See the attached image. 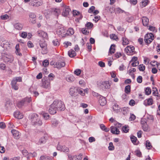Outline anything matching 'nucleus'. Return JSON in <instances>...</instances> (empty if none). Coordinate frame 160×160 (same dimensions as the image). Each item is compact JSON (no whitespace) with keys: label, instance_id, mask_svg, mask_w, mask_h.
I'll return each mask as SVG.
<instances>
[{"label":"nucleus","instance_id":"52","mask_svg":"<svg viewBox=\"0 0 160 160\" xmlns=\"http://www.w3.org/2000/svg\"><path fill=\"white\" fill-rule=\"evenodd\" d=\"M64 46L65 48H67L68 46H70L72 45V43L69 42H66L63 43Z\"/></svg>","mask_w":160,"mask_h":160},{"label":"nucleus","instance_id":"19","mask_svg":"<svg viewBox=\"0 0 160 160\" xmlns=\"http://www.w3.org/2000/svg\"><path fill=\"white\" fill-rule=\"evenodd\" d=\"M77 91L78 89L74 87H71L69 90V93L71 96H73L77 93Z\"/></svg>","mask_w":160,"mask_h":160},{"label":"nucleus","instance_id":"22","mask_svg":"<svg viewBox=\"0 0 160 160\" xmlns=\"http://www.w3.org/2000/svg\"><path fill=\"white\" fill-rule=\"evenodd\" d=\"M14 115L15 117L18 119H21L23 118V114L19 111L15 112Z\"/></svg>","mask_w":160,"mask_h":160},{"label":"nucleus","instance_id":"20","mask_svg":"<svg viewBox=\"0 0 160 160\" xmlns=\"http://www.w3.org/2000/svg\"><path fill=\"white\" fill-rule=\"evenodd\" d=\"M1 45L2 47L6 49L10 48V44L8 42L4 41L2 42V43H1Z\"/></svg>","mask_w":160,"mask_h":160},{"label":"nucleus","instance_id":"21","mask_svg":"<svg viewBox=\"0 0 160 160\" xmlns=\"http://www.w3.org/2000/svg\"><path fill=\"white\" fill-rule=\"evenodd\" d=\"M14 28L18 30H21L23 27V25L22 24L18 22L14 24L13 25Z\"/></svg>","mask_w":160,"mask_h":160},{"label":"nucleus","instance_id":"17","mask_svg":"<svg viewBox=\"0 0 160 160\" xmlns=\"http://www.w3.org/2000/svg\"><path fill=\"white\" fill-rule=\"evenodd\" d=\"M143 103L146 106H150L153 104V100L152 98H149L144 100Z\"/></svg>","mask_w":160,"mask_h":160},{"label":"nucleus","instance_id":"26","mask_svg":"<svg viewBox=\"0 0 160 160\" xmlns=\"http://www.w3.org/2000/svg\"><path fill=\"white\" fill-rule=\"evenodd\" d=\"M142 22L143 25L145 26H147L148 24L149 19L146 17H143L142 18Z\"/></svg>","mask_w":160,"mask_h":160},{"label":"nucleus","instance_id":"37","mask_svg":"<svg viewBox=\"0 0 160 160\" xmlns=\"http://www.w3.org/2000/svg\"><path fill=\"white\" fill-rule=\"evenodd\" d=\"M36 16L34 13H31V18H32V22L33 23H34L36 22Z\"/></svg>","mask_w":160,"mask_h":160},{"label":"nucleus","instance_id":"27","mask_svg":"<svg viewBox=\"0 0 160 160\" xmlns=\"http://www.w3.org/2000/svg\"><path fill=\"white\" fill-rule=\"evenodd\" d=\"M115 45L112 44V45L109 48V55L113 54L115 52Z\"/></svg>","mask_w":160,"mask_h":160},{"label":"nucleus","instance_id":"49","mask_svg":"<svg viewBox=\"0 0 160 160\" xmlns=\"http://www.w3.org/2000/svg\"><path fill=\"white\" fill-rule=\"evenodd\" d=\"M52 125L54 126H56L58 123V122L57 120L53 119L52 120Z\"/></svg>","mask_w":160,"mask_h":160},{"label":"nucleus","instance_id":"62","mask_svg":"<svg viewBox=\"0 0 160 160\" xmlns=\"http://www.w3.org/2000/svg\"><path fill=\"white\" fill-rule=\"evenodd\" d=\"M82 33L84 34H88L89 33V32L86 28H83L82 30Z\"/></svg>","mask_w":160,"mask_h":160},{"label":"nucleus","instance_id":"31","mask_svg":"<svg viewBox=\"0 0 160 160\" xmlns=\"http://www.w3.org/2000/svg\"><path fill=\"white\" fill-rule=\"evenodd\" d=\"M112 108L113 111L116 113H118L120 110V108L118 105L115 104L112 106Z\"/></svg>","mask_w":160,"mask_h":160},{"label":"nucleus","instance_id":"44","mask_svg":"<svg viewBox=\"0 0 160 160\" xmlns=\"http://www.w3.org/2000/svg\"><path fill=\"white\" fill-rule=\"evenodd\" d=\"M37 59V57L35 56H33L32 57V62H31V64L32 63H33L35 66H36L37 65V62L36 60Z\"/></svg>","mask_w":160,"mask_h":160},{"label":"nucleus","instance_id":"39","mask_svg":"<svg viewBox=\"0 0 160 160\" xmlns=\"http://www.w3.org/2000/svg\"><path fill=\"white\" fill-rule=\"evenodd\" d=\"M40 114L42 115L43 118L45 119H48L49 118V115L47 113L42 112Z\"/></svg>","mask_w":160,"mask_h":160},{"label":"nucleus","instance_id":"10","mask_svg":"<svg viewBox=\"0 0 160 160\" xmlns=\"http://www.w3.org/2000/svg\"><path fill=\"white\" fill-rule=\"evenodd\" d=\"M39 45L42 49V53L43 54H45L47 52V45L44 41H40L39 42Z\"/></svg>","mask_w":160,"mask_h":160},{"label":"nucleus","instance_id":"63","mask_svg":"<svg viewBox=\"0 0 160 160\" xmlns=\"http://www.w3.org/2000/svg\"><path fill=\"white\" fill-rule=\"evenodd\" d=\"M9 18V16L7 14H5L2 15L1 16V18L2 20H6L8 19Z\"/></svg>","mask_w":160,"mask_h":160},{"label":"nucleus","instance_id":"3","mask_svg":"<svg viewBox=\"0 0 160 160\" xmlns=\"http://www.w3.org/2000/svg\"><path fill=\"white\" fill-rule=\"evenodd\" d=\"M41 86L47 90H49L51 88V80L48 78H43L42 79Z\"/></svg>","mask_w":160,"mask_h":160},{"label":"nucleus","instance_id":"53","mask_svg":"<svg viewBox=\"0 0 160 160\" xmlns=\"http://www.w3.org/2000/svg\"><path fill=\"white\" fill-rule=\"evenodd\" d=\"M128 109L127 108L124 107L122 108V112L123 114H126L128 112Z\"/></svg>","mask_w":160,"mask_h":160},{"label":"nucleus","instance_id":"56","mask_svg":"<svg viewBox=\"0 0 160 160\" xmlns=\"http://www.w3.org/2000/svg\"><path fill=\"white\" fill-rule=\"evenodd\" d=\"M129 129L128 126H125L123 127L122 130L125 133H127L128 132Z\"/></svg>","mask_w":160,"mask_h":160},{"label":"nucleus","instance_id":"59","mask_svg":"<svg viewBox=\"0 0 160 160\" xmlns=\"http://www.w3.org/2000/svg\"><path fill=\"white\" fill-rule=\"evenodd\" d=\"M61 151L64 152H69V149L65 146H63Z\"/></svg>","mask_w":160,"mask_h":160},{"label":"nucleus","instance_id":"9","mask_svg":"<svg viewBox=\"0 0 160 160\" xmlns=\"http://www.w3.org/2000/svg\"><path fill=\"white\" fill-rule=\"evenodd\" d=\"M65 65V63L64 61L59 60L54 64V67L58 69H60Z\"/></svg>","mask_w":160,"mask_h":160},{"label":"nucleus","instance_id":"45","mask_svg":"<svg viewBox=\"0 0 160 160\" xmlns=\"http://www.w3.org/2000/svg\"><path fill=\"white\" fill-rule=\"evenodd\" d=\"M148 29L151 31L153 32H156L157 31V29L154 27L150 26H149Z\"/></svg>","mask_w":160,"mask_h":160},{"label":"nucleus","instance_id":"64","mask_svg":"<svg viewBox=\"0 0 160 160\" xmlns=\"http://www.w3.org/2000/svg\"><path fill=\"white\" fill-rule=\"evenodd\" d=\"M137 82L138 83H141L142 82V77L141 76H138L137 79Z\"/></svg>","mask_w":160,"mask_h":160},{"label":"nucleus","instance_id":"11","mask_svg":"<svg viewBox=\"0 0 160 160\" xmlns=\"http://www.w3.org/2000/svg\"><path fill=\"white\" fill-rule=\"evenodd\" d=\"M48 136L47 135H45L44 136L42 137L39 139L37 142V144L38 145L45 144L48 140Z\"/></svg>","mask_w":160,"mask_h":160},{"label":"nucleus","instance_id":"57","mask_svg":"<svg viewBox=\"0 0 160 160\" xmlns=\"http://www.w3.org/2000/svg\"><path fill=\"white\" fill-rule=\"evenodd\" d=\"M53 13L57 16H58L60 13V10L59 9H56L53 10Z\"/></svg>","mask_w":160,"mask_h":160},{"label":"nucleus","instance_id":"30","mask_svg":"<svg viewBox=\"0 0 160 160\" xmlns=\"http://www.w3.org/2000/svg\"><path fill=\"white\" fill-rule=\"evenodd\" d=\"M74 33V30L72 28H69L66 33V35H73Z\"/></svg>","mask_w":160,"mask_h":160},{"label":"nucleus","instance_id":"51","mask_svg":"<svg viewBox=\"0 0 160 160\" xmlns=\"http://www.w3.org/2000/svg\"><path fill=\"white\" fill-rule=\"evenodd\" d=\"M77 92H78V93L81 94L82 96H84L85 95V93L84 92V90L82 89H78Z\"/></svg>","mask_w":160,"mask_h":160},{"label":"nucleus","instance_id":"32","mask_svg":"<svg viewBox=\"0 0 160 160\" xmlns=\"http://www.w3.org/2000/svg\"><path fill=\"white\" fill-rule=\"evenodd\" d=\"M32 3L31 5L33 6L38 7L42 4V3L41 2L38 1L37 0H35Z\"/></svg>","mask_w":160,"mask_h":160},{"label":"nucleus","instance_id":"50","mask_svg":"<svg viewBox=\"0 0 160 160\" xmlns=\"http://www.w3.org/2000/svg\"><path fill=\"white\" fill-rule=\"evenodd\" d=\"M110 37L111 39L113 40H114L116 41H118V37L115 34H112L110 36Z\"/></svg>","mask_w":160,"mask_h":160},{"label":"nucleus","instance_id":"4","mask_svg":"<svg viewBox=\"0 0 160 160\" xmlns=\"http://www.w3.org/2000/svg\"><path fill=\"white\" fill-rule=\"evenodd\" d=\"M112 83L109 81H105L101 82L98 85L101 88L103 91L107 89L110 88Z\"/></svg>","mask_w":160,"mask_h":160},{"label":"nucleus","instance_id":"47","mask_svg":"<svg viewBox=\"0 0 160 160\" xmlns=\"http://www.w3.org/2000/svg\"><path fill=\"white\" fill-rule=\"evenodd\" d=\"M81 72V70L79 69H76L74 72V74L77 76H79V75H80Z\"/></svg>","mask_w":160,"mask_h":160},{"label":"nucleus","instance_id":"12","mask_svg":"<svg viewBox=\"0 0 160 160\" xmlns=\"http://www.w3.org/2000/svg\"><path fill=\"white\" fill-rule=\"evenodd\" d=\"M30 102V98H26L22 99L17 104L18 107L21 108L24 104L27 102Z\"/></svg>","mask_w":160,"mask_h":160},{"label":"nucleus","instance_id":"2","mask_svg":"<svg viewBox=\"0 0 160 160\" xmlns=\"http://www.w3.org/2000/svg\"><path fill=\"white\" fill-rule=\"evenodd\" d=\"M52 104L58 111H63L65 109L63 102L61 100H55Z\"/></svg>","mask_w":160,"mask_h":160},{"label":"nucleus","instance_id":"24","mask_svg":"<svg viewBox=\"0 0 160 160\" xmlns=\"http://www.w3.org/2000/svg\"><path fill=\"white\" fill-rule=\"evenodd\" d=\"M122 45L123 46H125L128 44L129 43V40L125 37H122Z\"/></svg>","mask_w":160,"mask_h":160},{"label":"nucleus","instance_id":"25","mask_svg":"<svg viewBox=\"0 0 160 160\" xmlns=\"http://www.w3.org/2000/svg\"><path fill=\"white\" fill-rule=\"evenodd\" d=\"M75 79V77L72 75H68L66 77V80L69 82H72L74 81Z\"/></svg>","mask_w":160,"mask_h":160},{"label":"nucleus","instance_id":"61","mask_svg":"<svg viewBox=\"0 0 160 160\" xmlns=\"http://www.w3.org/2000/svg\"><path fill=\"white\" fill-rule=\"evenodd\" d=\"M100 16L98 15L95 16L94 18L93 19V20L95 22H97L100 19Z\"/></svg>","mask_w":160,"mask_h":160},{"label":"nucleus","instance_id":"5","mask_svg":"<svg viewBox=\"0 0 160 160\" xmlns=\"http://www.w3.org/2000/svg\"><path fill=\"white\" fill-rule=\"evenodd\" d=\"M22 81V79L21 77H17L14 78L11 82V84L12 88L15 90H18V87L17 82H21Z\"/></svg>","mask_w":160,"mask_h":160},{"label":"nucleus","instance_id":"34","mask_svg":"<svg viewBox=\"0 0 160 160\" xmlns=\"http://www.w3.org/2000/svg\"><path fill=\"white\" fill-rule=\"evenodd\" d=\"M100 127L102 130L106 132H108L109 130V128H106L103 124H101L100 125Z\"/></svg>","mask_w":160,"mask_h":160},{"label":"nucleus","instance_id":"43","mask_svg":"<svg viewBox=\"0 0 160 160\" xmlns=\"http://www.w3.org/2000/svg\"><path fill=\"white\" fill-rule=\"evenodd\" d=\"M146 145L148 149H149L152 147V146L149 141L148 140L146 141Z\"/></svg>","mask_w":160,"mask_h":160},{"label":"nucleus","instance_id":"1","mask_svg":"<svg viewBox=\"0 0 160 160\" xmlns=\"http://www.w3.org/2000/svg\"><path fill=\"white\" fill-rule=\"evenodd\" d=\"M31 121L32 125L39 126L41 125L42 122L39 116L36 113L32 114L31 117Z\"/></svg>","mask_w":160,"mask_h":160},{"label":"nucleus","instance_id":"40","mask_svg":"<svg viewBox=\"0 0 160 160\" xmlns=\"http://www.w3.org/2000/svg\"><path fill=\"white\" fill-rule=\"evenodd\" d=\"M93 24L91 22H88L85 25L87 29H90L93 27Z\"/></svg>","mask_w":160,"mask_h":160},{"label":"nucleus","instance_id":"7","mask_svg":"<svg viewBox=\"0 0 160 160\" xmlns=\"http://www.w3.org/2000/svg\"><path fill=\"white\" fill-rule=\"evenodd\" d=\"M154 35L151 33H147L144 37V41L148 44L150 43L154 39Z\"/></svg>","mask_w":160,"mask_h":160},{"label":"nucleus","instance_id":"28","mask_svg":"<svg viewBox=\"0 0 160 160\" xmlns=\"http://www.w3.org/2000/svg\"><path fill=\"white\" fill-rule=\"evenodd\" d=\"M16 48V53L17 55H18L19 56H21L22 54L20 52V49L19 48V44H17L15 47Z\"/></svg>","mask_w":160,"mask_h":160},{"label":"nucleus","instance_id":"42","mask_svg":"<svg viewBox=\"0 0 160 160\" xmlns=\"http://www.w3.org/2000/svg\"><path fill=\"white\" fill-rule=\"evenodd\" d=\"M53 44L54 46H58L59 45V42L57 39H55L52 41Z\"/></svg>","mask_w":160,"mask_h":160},{"label":"nucleus","instance_id":"14","mask_svg":"<svg viewBox=\"0 0 160 160\" xmlns=\"http://www.w3.org/2000/svg\"><path fill=\"white\" fill-rule=\"evenodd\" d=\"M71 10L68 6H65L63 9L62 15L64 17L67 16L69 14V13Z\"/></svg>","mask_w":160,"mask_h":160},{"label":"nucleus","instance_id":"15","mask_svg":"<svg viewBox=\"0 0 160 160\" xmlns=\"http://www.w3.org/2000/svg\"><path fill=\"white\" fill-rule=\"evenodd\" d=\"M37 34L39 36L43 38L47 39L48 38L47 33L42 31L39 30L38 31Z\"/></svg>","mask_w":160,"mask_h":160},{"label":"nucleus","instance_id":"41","mask_svg":"<svg viewBox=\"0 0 160 160\" xmlns=\"http://www.w3.org/2000/svg\"><path fill=\"white\" fill-rule=\"evenodd\" d=\"M125 92L127 94L129 93L131 91V86L129 85L126 86L125 88Z\"/></svg>","mask_w":160,"mask_h":160},{"label":"nucleus","instance_id":"18","mask_svg":"<svg viewBox=\"0 0 160 160\" xmlns=\"http://www.w3.org/2000/svg\"><path fill=\"white\" fill-rule=\"evenodd\" d=\"M110 131L112 133L114 134L117 135L119 134L120 133V131L117 128L113 126L110 127Z\"/></svg>","mask_w":160,"mask_h":160},{"label":"nucleus","instance_id":"23","mask_svg":"<svg viewBox=\"0 0 160 160\" xmlns=\"http://www.w3.org/2000/svg\"><path fill=\"white\" fill-rule=\"evenodd\" d=\"M11 132L15 138L18 139L19 138V132L18 131L13 129L11 131Z\"/></svg>","mask_w":160,"mask_h":160},{"label":"nucleus","instance_id":"55","mask_svg":"<svg viewBox=\"0 0 160 160\" xmlns=\"http://www.w3.org/2000/svg\"><path fill=\"white\" fill-rule=\"evenodd\" d=\"M49 61L48 60L46 59L42 62V65L44 67L47 66L49 65Z\"/></svg>","mask_w":160,"mask_h":160},{"label":"nucleus","instance_id":"36","mask_svg":"<svg viewBox=\"0 0 160 160\" xmlns=\"http://www.w3.org/2000/svg\"><path fill=\"white\" fill-rule=\"evenodd\" d=\"M149 2V1L148 0H142L141 4V6L142 7H145L148 5Z\"/></svg>","mask_w":160,"mask_h":160},{"label":"nucleus","instance_id":"16","mask_svg":"<svg viewBox=\"0 0 160 160\" xmlns=\"http://www.w3.org/2000/svg\"><path fill=\"white\" fill-rule=\"evenodd\" d=\"M56 108L55 106L52 103L50 106L48 111L51 114H54L56 113L57 112V111H58Z\"/></svg>","mask_w":160,"mask_h":160},{"label":"nucleus","instance_id":"13","mask_svg":"<svg viewBox=\"0 0 160 160\" xmlns=\"http://www.w3.org/2000/svg\"><path fill=\"white\" fill-rule=\"evenodd\" d=\"M98 102L101 106H104L107 103L106 99L105 98L102 96H99V98L98 99Z\"/></svg>","mask_w":160,"mask_h":160},{"label":"nucleus","instance_id":"8","mask_svg":"<svg viewBox=\"0 0 160 160\" xmlns=\"http://www.w3.org/2000/svg\"><path fill=\"white\" fill-rule=\"evenodd\" d=\"M57 34L62 37L66 36V31L64 28L61 26L58 27L56 31Z\"/></svg>","mask_w":160,"mask_h":160},{"label":"nucleus","instance_id":"60","mask_svg":"<svg viewBox=\"0 0 160 160\" xmlns=\"http://www.w3.org/2000/svg\"><path fill=\"white\" fill-rule=\"evenodd\" d=\"M68 158L70 160H76L77 156H72L70 155H68Z\"/></svg>","mask_w":160,"mask_h":160},{"label":"nucleus","instance_id":"35","mask_svg":"<svg viewBox=\"0 0 160 160\" xmlns=\"http://www.w3.org/2000/svg\"><path fill=\"white\" fill-rule=\"evenodd\" d=\"M145 92L146 95H149L151 93L152 90L150 88L148 87L145 89Z\"/></svg>","mask_w":160,"mask_h":160},{"label":"nucleus","instance_id":"58","mask_svg":"<svg viewBox=\"0 0 160 160\" xmlns=\"http://www.w3.org/2000/svg\"><path fill=\"white\" fill-rule=\"evenodd\" d=\"M20 36L23 38H26L27 36V33L26 32H23L20 35Z\"/></svg>","mask_w":160,"mask_h":160},{"label":"nucleus","instance_id":"38","mask_svg":"<svg viewBox=\"0 0 160 160\" xmlns=\"http://www.w3.org/2000/svg\"><path fill=\"white\" fill-rule=\"evenodd\" d=\"M142 127L144 131L148 132L149 131V128L147 124H145L142 125Z\"/></svg>","mask_w":160,"mask_h":160},{"label":"nucleus","instance_id":"48","mask_svg":"<svg viewBox=\"0 0 160 160\" xmlns=\"http://www.w3.org/2000/svg\"><path fill=\"white\" fill-rule=\"evenodd\" d=\"M153 94L155 96H157V99H159L160 98V96L158 95V91L157 89H156V91H154L153 90Z\"/></svg>","mask_w":160,"mask_h":160},{"label":"nucleus","instance_id":"46","mask_svg":"<svg viewBox=\"0 0 160 160\" xmlns=\"http://www.w3.org/2000/svg\"><path fill=\"white\" fill-rule=\"evenodd\" d=\"M139 69L140 71H143L145 69V66L143 64H140L139 66Z\"/></svg>","mask_w":160,"mask_h":160},{"label":"nucleus","instance_id":"33","mask_svg":"<svg viewBox=\"0 0 160 160\" xmlns=\"http://www.w3.org/2000/svg\"><path fill=\"white\" fill-rule=\"evenodd\" d=\"M130 139L131 141L133 144L135 145L137 144V139L136 137L134 136H132L130 137Z\"/></svg>","mask_w":160,"mask_h":160},{"label":"nucleus","instance_id":"6","mask_svg":"<svg viewBox=\"0 0 160 160\" xmlns=\"http://www.w3.org/2000/svg\"><path fill=\"white\" fill-rule=\"evenodd\" d=\"M125 52L128 55H132L135 53L134 47L132 46H127L124 49Z\"/></svg>","mask_w":160,"mask_h":160},{"label":"nucleus","instance_id":"29","mask_svg":"<svg viewBox=\"0 0 160 160\" xmlns=\"http://www.w3.org/2000/svg\"><path fill=\"white\" fill-rule=\"evenodd\" d=\"M68 56L71 57L72 58L76 55V53L73 50L71 49L68 52Z\"/></svg>","mask_w":160,"mask_h":160},{"label":"nucleus","instance_id":"54","mask_svg":"<svg viewBox=\"0 0 160 160\" xmlns=\"http://www.w3.org/2000/svg\"><path fill=\"white\" fill-rule=\"evenodd\" d=\"M109 146L108 147V149L110 150H113L114 149V146L113 145V143L112 142L109 143Z\"/></svg>","mask_w":160,"mask_h":160}]
</instances>
